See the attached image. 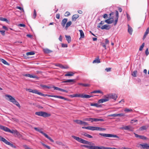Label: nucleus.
<instances>
[{
  "instance_id": "nucleus-1",
  "label": "nucleus",
  "mask_w": 149,
  "mask_h": 149,
  "mask_svg": "<svg viewBox=\"0 0 149 149\" xmlns=\"http://www.w3.org/2000/svg\"><path fill=\"white\" fill-rule=\"evenodd\" d=\"M5 96L6 97H7L8 98V100L12 102L13 104L16 105L19 108H20L21 106L19 103L12 96L8 95H6Z\"/></svg>"
},
{
  "instance_id": "nucleus-2",
  "label": "nucleus",
  "mask_w": 149,
  "mask_h": 149,
  "mask_svg": "<svg viewBox=\"0 0 149 149\" xmlns=\"http://www.w3.org/2000/svg\"><path fill=\"white\" fill-rule=\"evenodd\" d=\"M34 129L36 131L44 135L46 138L49 139L51 142H54V141L47 134L43 132L42 130L41 129L38 127H35L34 128Z\"/></svg>"
},
{
  "instance_id": "nucleus-3",
  "label": "nucleus",
  "mask_w": 149,
  "mask_h": 149,
  "mask_svg": "<svg viewBox=\"0 0 149 149\" xmlns=\"http://www.w3.org/2000/svg\"><path fill=\"white\" fill-rule=\"evenodd\" d=\"M99 134L103 137H112L119 138V137L116 135H113L110 134L99 133Z\"/></svg>"
},
{
  "instance_id": "nucleus-4",
  "label": "nucleus",
  "mask_w": 149,
  "mask_h": 149,
  "mask_svg": "<svg viewBox=\"0 0 149 149\" xmlns=\"http://www.w3.org/2000/svg\"><path fill=\"white\" fill-rule=\"evenodd\" d=\"M109 100V99L107 95H105L104 96V98L99 100L98 101V103L100 104L108 101Z\"/></svg>"
},
{
  "instance_id": "nucleus-5",
  "label": "nucleus",
  "mask_w": 149,
  "mask_h": 149,
  "mask_svg": "<svg viewBox=\"0 0 149 149\" xmlns=\"http://www.w3.org/2000/svg\"><path fill=\"white\" fill-rule=\"evenodd\" d=\"M97 127H93V126H89L88 127H82V128L83 129H86L89 130H97Z\"/></svg>"
},
{
  "instance_id": "nucleus-6",
  "label": "nucleus",
  "mask_w": 149,
  "mask_h": 149,
  "mask_svg": "<svg viewBox=\"0 0 149 149\" xmlns=\"http://www.w3.org/2000/svg\"><path fill=\"white\" fill-rule=\"evenodd\" d=\"M107 96L109 99V98H112L115 100H116L117 98V95L115 94H109L107 95Z\"/></svg>"
},
{
  "instance_id": "nucleus-7",
  "label": "nucleus",
  "mask_w": 149,
  "mask_h": 149,
  "mask_svg": "<svg viewBox=\"0 0 149 149\" xmlns=\"http://www.w3.org/2000/svg\"><path fill=\"white\" fill-rule=\"evenodd\" d=\"M0 129L4 131L8 132L10 129L7 127L2 126L0 125Z\"/></svg>"
},
{
  "instance_id": "nucleus-8",
  "label": "nucleus",
  "mask_w": 149,
  "mask_h": 149,
  "mask_svg": "<svg viewBox=\"0 0 149 149\" xmlns=\"http://www.w3.org/2000/svg\"><path fill=\"white\" fill-rule=\"evenodd\" d=\"M116 19L114 21V26L116 25L117 24L118 20V18L119 17V15H118V13L117 10H116Z\"/></svg>"
},
{
  "instance_id": "nucleus-9",
  "label": "nucleus",
  "mask_w": 149,
  "mask_h": 149,
  "mask_svg": "<svg viewBox=\"0 0 149 149\" xmlns=\"http://www.w3.org/2000/svg\"><path fill=\"white\" fill-rule=\"evenodd\" d=\"M110 28L111 27L109 25L107 24H105L102 26L100 28L102 29V30L104 29L109 30L110 29Z\"/></svg>"
},
{
  "instance_id": "nucleus-10",
  "label": "nucleus",
  "mask_w": 149,
  "mask_h": 149,
  "mask_svg": "<svg viewBox=\"0 0 149 149\" xmlns=\"http://www.w3.org/2000/svg\"><path fill=\"white\" fill-rule=\"evenodd\" d=\"M122 129L126 130H129L130 131H133V129L131 128V127L130 126H127L123 127Z\"/></svg>"
},
{
  "instance_id": "nucleus-11",
  "label": "nucleus",
  "mask_w": 149,
  "mask_h": 149,
  "mask_svg": "<svg viewBox=\"0 0 149 149\" xmlns=\"http://www.w3.org/2000/svg\"><path fill=\"white\" fill-rule=\"evenodd\" d=\"M26 91H28L29 92H32L33 93L38 94V91L37 90H33L31 89H26Z\"/></svg>"
},
{
  "instance_id": "nucleus-12",
  "label": "nucleus",
  "mask_w": 149,
  "mask_h": 149,
  "mask_svg": "<svg viewBox=\"0 0 149 149\" xmlns=\"http://www.w3.org/2000/svg\"><path fill=\"white\" fill-rule=\"evenodd\" d=\"M57 66L59 67L60 68L62 69H68L69 68V67L67 65H63L61 64H58Z\"/></svg>"
},
{
  "instance_id": "nucleus-13",
  "label": "nucleus",
  "mask_w": 149,
  "mask_h": 149,
  "mask_svg": "<svg viewBox=\"0 0 149 149\" xmlns=\"http://www.w3.org/2000/svg\"><path fill=\"white\" fill-rule=\"evenodd\" d=\"M23 75L24 76L30 78H37L38 77L34 75H32L29 74H24Z\"/></svg>"
},
{
  "instance_id": "nucleus-14",
  "label": "nucleus",
  "mask_w": 149,
  "mask_h": 149,
  "mask_svg": "<svg viewBox=\"0 0 149 149\" xmlns=\"http://www.w3.org/2000/svg\"><path fill=\"white\" fill-rule=\"evenodd\" d=\"M51 114L46 112H42V116L45 118L48 117L50 116Z\"/></svg>"
},
{
  "instance_id": "nucleus-15",
  "label": "nucleus",
  "mask_w": 149,
  "mask_h": 149,
  "mask_svg": "<svg viewBox=\"0 0 149 149\" xmlns=\"http://www.w3.org/2000/svg\"><path fill=\"white\" fill-rule=\"evenodd\" d=\"M142 147L144 149H149V146L147 143H145L143 144H140Z\"/></svg>"
},
{
  "instance_id": "nucleus-16",
  "label": "nucleus",
  "mask_w": 149,
  "mask_h": 149,
  "mask_svg": "<svg viewBox=\"0 0 149 149\" xmlns=\"http://www.w3.org/2000/svg\"><path fill=\"white\" fill-rule=\"evenodd\" d=\"M67 20L68 19H67L64 18L62 20L61 24L63 27L65 26V24L66 23Z\"/></svg>"
},
{
  "instance_id": "nucleus-17",
  "label": "nucleus",
  "mask_w": 149,
  "mask_h": 149,
  "mask_svg": "<svg viewBox=\"0 0 149 149\" xmlns=\"http://www.w3.org/2000/svg\"><path fill=\"white\" fill-rule=\"evenodd\" d=\"M113 21V19L111 20V18H109L106 20L105 21V22L108 24H110L112 23Z\"/></svg>"
},
{
  "instance_id": "nucleus-18",
  "label": "nucleus",
  "mask_w": 149,
  "mask_h": 149,
  "mask_svg": "<svg viewBox=\"0 0 149 149\" xmlns=\"http://www.w3.org/2000/svg\"><path fill=\"white\" fill-rule=\"evenodd\" d=\"M149 32V27H148L146 29V32H145L144 35L143 36V39L144 40L146 37V36L148 33Z\"/></svg>"
},
{
  "instance_id": "nucleus-19",
  "label": "nucleus",
  "mask_w": 149,
  "mask_h": 149,
  "mask_svg": "<svg viewBox=\"0 0 149 149\" xmlns=\"http://www.w3.org/2000/svg\"><path fill=\"white\" fill-rule=\"evenodd\" d=\"M149 32V27H148L146 29V32H145L144 35L143 36V39L144 40L146 37V36L148 33Z\"/></svg>"
},
{
  "instance_id": "nucleus-20",
  "label": "nucleus",
  "mask_w": 149,
  "mask_h": 149,
  "mask_svg": "<svg viewBox=\"0 0 149 149\" xmlns=\"http://www.w3.org/2000/svg\"><path fill=\"white\" fill-rule=\"evenodd\" d=\"M128 32L130 35H131L132 34L133 29L132 28L131 26H130L129 24H128Z\"/></svg>"
},
{
  "instance_id": "nucleus-21",
  "label": "nucleus",
  "mask_w": 149,
  "mask_h": 149,
  "mask_svg": "<svg viewBox=\"0 0 149 149\" xmlns=\"http://www.w3.org/2000/svg\"><path fill=\"white\" fill-rule=\"evenodd\" d=\"M74 74V73L72 72H68L67 73L65 74V76H72Z\"/></svg>"
},
{
  "instance_id": "nucleus-22",
  "label": "nucleus",
  "mask_w": 149,
  "mask_h": 149,
  "mask_svg": "<svg viewBox=\"0 0 149 149\" xmlns=\"http://www.w3.org/2000/svg\"><path fill=\"white\" fill-rule=\"evenodd\" d=\"M93 97V96L91 95H87L84 94H82V97L83 98H90Z\"/></svg>"
},
{
  "instance_id": "nucleus-23",
  "label": "nucleus",
  "mask_w": 149,
  "mask_h": 149,
  "mask_svg": "<svg viewBox=\"0 0 149 149\" xmlns=\"http://www.w3.org/2000/svg\"><path fill=\"white\" fill-rule=\"evenodd\" d=\"M75 82V79H68L66 80L65 81H62V83H71V82Z\"/></svg>"
},
{
  "instance_id": "nucleus-24",
  "label": "nucleus",
  "mask_w": 149,
  "mask_h": 149,
  "mask_svg": "<svg viewBox=\"0 0 149 149\" xmlns=\"http://www.w3.org/2000/svg\"><path fill=\"white\" fill-rule=\"evenodd\" d=\"M91 120H93V121L98 122V121H104V119H102L92 118Z\"/></svg>"
},
{
  "instance_id": "nucleus-25",
  "label": "nucleus",
  "mask_w": 149,
  "mask_h": 149,
  "mask_svg": "<svg viewBox=\"0 0 149 149\" xmlns=\"http://www.w3.org/2000/svg\"><path fill=\"white\" fill-rule=\"evenodd\" d=\"M8 132L12 134H16L17 135L19 134L18 132L16 130H11L10 129L9 131Z\"/></svg>"
},
{
  "instance_id": "nucleus-26",
  "label": "nucleus",
  "mask_w": 149,
  "mask_h": 149,
  "mask_svg": "<svg viewBox=\"0 0 149 149\" xmlns=\"http://www.w3.org/2000/svg\"><path fill=\"white\" fill-rule=\"evenodd\" d=\"M54 97L60 98V99H63L65 100H68V99L67 98H65L63 97L60 96L55 95L54 96Z\"/></svg>"
},
{
  "instance_id": "nucleus-27",
  "label": "nucleus",
  "mask_w": 149,
  "mask_h": 149,
  "mask_svg": "<svg viewBox=\"0 0 149 149\" xmlns=\"http://www.w3.org/2000/svg\"><path fill=\"white\" fill-rule=\"evenodd\" d=\"M65 37L66 38V40L68 41V43H70L71 41V37L70 36H67V35H65Z\"/></svg>"
},
{
  "instance_id": "nucleus-28",
  "label": "nucleus",
  "mask_w": 149,
  "mask_h": 149,
  "mask_svg": "<svg viewBox=\"0 0 149 149\" xmlns=\"http://www.w3.org/2000/svg\"><path fill=\"white\" fill-rule=\"evenodd\" d=\"M79 16L77 15H74L72 17V20L75 21L76 19L79 17Z\"/></svg>"
},
{
  "instance_id": "nucleus-29",
  "label": "nucleus",
  "mask_w": 149,
  "mask_h": 149,
  "mask_svg": "<svg viewBox=\"0 0 149 149\" xmlns=\"http://www.w3.org/2000/svg\"><path fill=\"white\" fill-rule=\"evenodd\" d=\"M90 105L91 106H95L97 107H101L100 105H99L97 103H91Z\"/></svg>"
},
{
  "instance_id": "nucleus-30",
  "label": "nucleus",
  "mask_w": 149,
  "mask_h": 149,
  "mask_svg": "<svg viewBox=\"0 0 149 149\" xmlns=\"http://www.w3.org/2000/svg\"><path fill=\"white\" fill-rule=\"evenodd\" d=\"M44 52L47 54H49L52 52V51L49 49H43Z\"/></svg>"
},
{
  "instance_id": "nucleus-31",
  "label": "nucleus",
  "mask_w": 149,
  "mask_h": 149,
  "mask_svg": "<svg viewBox=\"0 0 149 149\" xmlns=\"http://www.w3.org/2000/svg\"><path fill=\"white\" fill-rule=\"evenodd\" d=\"M71 24H72V22L71 21H69L68 22H67L66 23V25L65 26V28L66 29H67L68 27H69V26H70L71 25Z\"/></svg>"
},
{
  "instance_id": "nucleus-32",
  "label": "nucleus",
  "mask_w": 149,
  "mask_h": 149,
  "mask_svg": "<svg viewBox=\"0 0 149 149\" xmlns=\"http://www.w3.org/2000/svg\"><path fill=\"white\" fill-rule=\"evenodd\" d=\"M82 135H84V136H86L88 138H92L93 136L91 135L87 134L86 133H83L82 134Z\"/></svg>"
},
{
  "instance_id": "nucleus-33",
  "label": "nucleus",
  "mask_w": 149,
  "mask_h": 149,
  "mask_svg": "<svg viewBox=\"0 0 149 149\" xmlns=\"http://www.w3.org/2000/svg\"><path fill=\"white\" fill-rule=\"evenodd\" d=\"M79 31L80 33L81 38H84V34L82 30H79Z\"/></svg>"
},
{
  "instance_id": "nucleus-34",
  "label": "nucleus",
  "mask_w": 149,
  "mask_h": 149,
  "mask_svg": "<svg viewBox=\"0 0 149 149\" xmlns=\"http://www.w3.org/2000/svg\"><path fill=\"white\" fill-rule=\"evenodd\" d=\"M91 93H100L103 94V93L100 90H95L94 91L91 92Z\"/></svg>"
},
{
  "instance_id": "nucleus-35",
  "label": "nucleus",
  "mask_w": 149,
  "mask_h": 149,
  "mask_svg": "<svg viewBox=\"0 0 149 149\" xmlns=\"http://www.w3.org/2000/svg\"><path fill=\"white\" fill-rule=\"evenodd\" d=\"M74 122L79 125H82L83 121L80 120H75Z\"/></svg>"
},
{
  "instance_id": "nucleus-36",
  "label": "nucleus",
  "mask_w": 149,
  "mask_h": 149,
  "mask_svg": "<svg viewBox=\"0 0 149 149\" xmlns=\"http://www.w3.org/2000/svg\"><path fill=\"white\" fill-rule=\"evenodd\" d=\"M147 127L146 126H143L139 128V130L140 131H143V130H146L147 129Z\"/></svg>"
},
{
  "instance_id": "nucleus-37",
  "label": "nucleus",
  "mask_w": 149,
  "mask_h": 149,
  "mask_svg": "<svg viewBox=\"0 0 149 149\" xmlns=\"http://www.w3.org/2000/svg\"><path fill=\"white\" fill-rule=\"evenodd\" d=\"M42 111L36 112L35 113V114L39 116H42Z\"/></svg>"
},
{
  "instance_id": "nucleus-38",
  "label": "nucleus",
  "mask_w": 149,
  "mask_h": 149,
  "mask_svg": "<svg viewBox=\"0 0 149 149\" xmlns=\"http://www.w3.org/2000/svg\"><path fill=\"white\" fill-rule=\"evenodd\" d=\"M124 111L126 113H128L132 112V109H130L127 108H125V109Z\"/></svg>"
},
{
  "instance_id": "nucleus-39",
  "label": "nucleus",
  "mask_w": 149,
  "mask_h": 149,
  "mask_svg": "<svg viewBox=\"0 0 149 149\" xmlns=\"http://www.w3.org/2000/svg\"><path fill=\"white\" fill-rule=\"evenodd\" d=\"M100 63V61L99 58L96 59H95L94 60L93 62V63Z\"/></svg>"
},
{
  "instance_id": "nucleus-40",
  "label": "nucleus",
  "mask_w": 149,
  "mask_h": 149,
  "mask_svg": "<svg viewBox=\"0 0 149 149\" xmlns=\"http://www.w3.org/2000/svg\"><path fill=\"white\" fill-rule=\"evenodd\" d=\"M26 55H33L35 54V53L34 52H27L26 54Z\"/></svg>"
},
{
  "instance_id": "nucleus-41",
  "label": "nucleus",
  "mask_w": 149,
  "mask_h": 149,
  "mask_svg": "<svg viewBox=\"0 0 149 149\" xmlns=\"http://www.w3.org/2000/svg\"><path fill=\"white\" fill-rule=\"evenodd\" d=\"M105 22V21H101L100 22V23H99L98 25L97 26V28H100L101 26V25H102V24H104V22Z\"/></svg>"
},
{
  "instance_id": "nucleus-42",
  "label": "nucleus",
  "mask_w": 149,
  "mask_h": 149,
  "mask_svg": "<svg viewBox=\"0 0 149 149\" xmlns=\"http://www.w3.org/2000/svg\"><path fill=\"white\" fill-rule=\"evenodd\" d=\"M106 130V129L102 127H97V130H99V131H104Z\"/></svg>"
},
{
  "instance_id": "nucleus-43",
  "label": "nucleus",
  "mask_w": 149,
  "mask_h": 149,
  "mask_svg": "<svg viewBox=\"0 0 149 149\" xmlns=\"http://www.w3.org/2000/svg\"><path fill=\"white\" fill-rule=\"evenodd\" d=\"M79 85H82L84 87H89L90 86V85L87 84H85L80 83L79 84Z\"/></svg>"
},
{
  "instance_id": "nucleus-44",
  "label": "nucleus",
  "mask_w": 149,
  "mask_h": 149,
  "mask_svg": "<svg viewBox=\"0 0 149 149\" xmlns=\"http://www.w3.org/2000/svg\"><path fill=\"white\" fill-rule=\"evenodd\" d=\"M137 73V71L135 70L132 73V75L134 77H136V74Z\"/></svg>"
},
{
  "instance_id": "nucleus-45",
  "label": "nucleus",
  "mask_w": 149,
  "mask_h": 149,
  "mask_svg": "<svg viewBox=\"0 0 149 149\" xmlns=\"http://www.w3.org/2000/svg\"><path fill=\"white\" fill-rule=\"evenodd\" d=\"M75 97H82V94H74Z\"/></svg>"
},
{
  "instance_id": "nucleus-46",
  "label": "nucleus",
  "mask_w": 149,
  "mask_h": 149,
  "mask_svg": "<svg viewBox=\"0 0 149 149\" xmlns=\"http://www.w3.org/2000/svg\"><path fill=\"white\" fill-rule=\"evenodd\" d=\"M92 119V118H84V120L87 121H91V122H93V120H91Z\"/></svg>"
},
{
  "instance_id": "nucleus-47",
  "label": "nucleus",
  "mask_w": 149,
  "mask_h": 149,
  "mask_svg": "<svg viewBox=\"0 0 149 149\" xmlns=\"http://www.w3.org/2000/svg\"><path fill=\"white\" fill-rule=\"evenodd\" d=\"M2 141L7 145H8V144H9L10 142L8 141L5 138L3 139V140Z\"/></svg>"
},
{
  "instance_id": "nucleus-48",
  "label": "nucleus",
  "mask_w": 149,
  "mask_h": 149,
  "mask_svg": "<svg viewBox=\"0 0 149 149\" xmlns=\"http://www.w3.org/2000/svg\"><path fill=\"white\" fill-rule=\"evenodd\" d=\"M37 15L36 13L35 9H34L33 13V19H35L36 18V17Z\"/></svg>"
},
{
  "instance_id": "nucleus-49",
  "label": "nucleus",
  "mask_w": 149,
  "mask_h": 149,
  "mask_svg": "<svg viewBox=\"0 0 149 149\" xmlns=\"http://www.w3.org/2000/svg\"><path fill=\"white\" fill-rule=\"evenodd\" d=\"M1 62L4 64L8 65H9V63L5 60L2 59L1 60Z\"/></svg>"
},
{
  "instance_id": "nucleus-50",
  "label": "nucleus",
  "mask_w": 149,
  "mask_h": 149,
  "mask_svg": "<svg viewBox=\"0 0 149 149\" xmlns=\"http://www.w3.org/2000/svg\"><path fill=\"white\" fill-rule=\"evenodd\" d=\"M144 45H145L144 43H142V45L140 46V48L139 49V51H141L142 50L143 47H144Z\"/></svg>"
},
{
  "instance_id": "nucleus-51",
  "label": "nucleus",
  "mask_w": 149,
  "mask_h": 149,
  "mask_svg": "<svg viewBox=\"0 0 149 149\" xmlns=\"http://www.w3.org/2000/svg\"><path fill=\"white\" fill-rule=\"evenodd\" d=\"M40 86L41 87L43 88H50V87L49 86H47L46 85H41Z\"/></svg>"
},
{
  "instance_id": "nucleus-52",
  "label": "nucleus",
  "mask_w": 149,
  "mask_h": 149,
  "mask_svg": "<svg viewBox=\"0 0 149 149\" xmlns=\"http://www.w3.org/2000/svg\"><path fill=\"white\" fill-rule=\"evenodd\" d=\"M0 20L2 21H5L6 22L8 21V20L2 17H0Z\"/></svg>"
},
{
  "instance_id": "nucleus-53",
  "label": "nucleus",
  "mask_w": 149,
  "mask_h": 149,
  "mask_svg": "<svg viewBox=\"0 0 149 149\" xmlns=\"http://www.w3.org/2000/svg\"><path fill=\"white\" fill-rule=\"evenodd\" d=\"M109 116L110 117H116L118 116V114H111L109 115Z\"/></svg>"
},
{
  "instance_id": "nucleus-54",
  "label": "nucleus",
  "mask_w": 149,
  "mask_h": 149,
  "mask_svg": "<svg viewBox=\"0 0 149 149\" xmlns=\"http://www.w3.org/2000/svg\"><path fill=\"white\" fill-rule=\"evenodd\" d=\"M42 144L43 146L46 147L47 149H51L50 147L49 146H47V145H45V144L43 143H42Z\"/></svg>"
},
{
  "instance_id": "nucleus-55",
  "label": "nucleus",
  "mask_w": 149,
  "mask_h": 149,
  "mask_svg": "<svg viewBox=\"0 0 149 149\" xmlns=\"http://www.w3.org/2000/svg\"><path fill=\"white\" fill-rule=\"evenodd\" d=\"M139 138L143 140H146V139H147V138L146 137L144 136H143L141 135H140Z\"/></svg>"
},
{
  "instance_id": "nucleus-56",
  "label": "nucleus",
  "mask_w": 149,
  "mask_h": 149,
  "mask_svg": "<svg viewBox=\"0 0 149 149\" xmlns=\"http://www.w3.org/2000/svg\"><path fill=\"white\" fill-rule=\"evenodd\" d=\"M70 15V13L68 11L66 12L65 14V16L66 17L69 16Z\"/></svg>"
},
{
  "instance_id": "nucleus-57",
  "label": "nucleus",
  "mask_w": 149,
  "mask_h": 149,
  "mask_svg": "<svg viewBox=\"0 0 149 149\" xmlns=\"http://www.w3.org/2000/svg\"><path fill=\"white\" fill-rule=\"evenodd\" d=\"M125 116V114L123 113H118V116Z\"/></svg>"
},
{
  "instance_id": "nucleus-58",
  "label": "nucleus",
  "mask_w": 149,
  "mask_h": 149,
  "mask_svg": "<svg viewBox=\"0 0 149 149\" xmlns=\"http://www.w3.org/2000/svg\"><path fill=\"white\" fill-rule=\"evenodd\" d=\"M38 95H41L44 97H45L46 96V94H44L43 93H42L39 92H38Z\"/></svg>"
},
{
  "instance_id": "nucleus-59",
  "label": "nucleus",
  "mask_w": 149,
  "mask_h": 149,
  "mask_svg": "<svg viewBox=\"0 0 149 149\" xmlns=\"http://www.w3.org/2000/svg\"><path fill=\"white\" fill-rule=\"evenodd\" d=\"M111 68H107L105 69V70L107 72H110L111 71Z\"/></svg>"
},
{
  "instance_id": "nucleus-60",
  "label": "nucleus",
  "mask_w": 149,
  "mask_h": 149,
  "mask_svg": "<svg viewBox=\"0 0 149 149\" xmlns=\"http://www.w3.org/2000/svg\"><path fill=\"white\" fill-rule=\"evenodd\" d=\"M145 54L146 56H148L149 54V52L148 51V49L147 48L145 51Z\"/></svg>"
},
{
  "instance_id": "nucleus-61",
  "label": "nucleus",
  "mask_w": 149,
  "mask_h": 149,
  "mask_svg": "<svg viewBox=\"0 0 149 149\" xmlns=\"http://www.w3.org/2000/svg\"><path fill=\"white\" fill-rule=\"evenodd\" d=\"M101 45L105 49H106L107 48L106 44H104V43H102L101 44Z\"/></svg>"
},
{
  "instance_id": "nucleus-62",
  "label": "nucleus",
  "mask_w": 149,
  "mask_h": 149,
  "mask_svg": "<svg viewBox=\"0 0 149 149\" xmlns=\"http://www.w3.org/2000/svg\"><path fill=\"white\" fill-rule=\"evenodd\" d=\"M68 47L67 45L66 44H62V47Z\"/></svg>"
},
{
  "instance_id": "nucleus-63",
  "label": "nucleus",
  "mask_w": 149,
  "mask_h": 149,
  "mask_svg": "<svg viewBox=\"0 0 149 149\" xmlns=\"http://www.w3.org/2000/svg\"><path fill=\"white\" fill-rule=\"evenodd\" d=\"M0 32L1 34L3 35H5V31L4 30H0Z\"/></svg>"
},
{
  "instance_id": "nucleus-64",
  "label": "nucleus",
  "mask_w": 149,
  "mask_h": 149,
  "mask_svg": "<svg viewBox=\"0 0 149 149\" xmlns=\"http://www.w3.org/2000/svg\"><path fill=\"white\" fill-rule=\"evenodd\" d=\"M18 26L20 27H25L26 25L24 24H20L18 25Z\"/></svg>"
}]
</instances>
